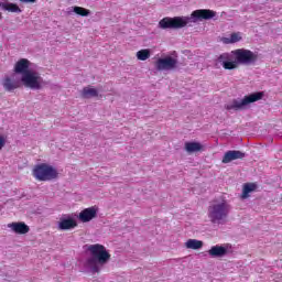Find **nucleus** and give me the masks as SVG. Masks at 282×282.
Returning a JSON list of instances; mask_svg holds the SVG:
<instances>
[{
    "mask_svg": "<svg viewBox=\"0 0 282 282\" xmlns=\"http://www.w3.org/2000/svg\"><path fill=\"white\" fill-rule=\"evenodd\" d=\"M0 19H1V13H0Z\"/></svg>",
    "mask_w": 282,
    "mask_h": 282,
    "instance_id": "nucleus-26",
    "label": "nucleus"
},
{
    "mask_svg": "<svg viewBox=\"0 0 282 282\" xmlns=\"http://www.w3.org/2000/svg\"><path fill=\"white\" fill-rule=\"evenodd\" d=\"M33 176L39 182H50L58 177V171L47 163H42L34 166Z\"/></svg>",
    "mask_w": 282,
    "mask_h": 282,
    "instance_id": "nucleus-6",
    "label": "nucleus"
},
{
    "mask_svg": "<svg viewBox=\"0 0 282 282\" xmlns=\"http://www.w3.org/2000/svg\"><path fill=\"white\" fill-rule=\"evenodd\" d=\"M246 158V153L239 151V150H229L225 153L223 156V164H230V162H234V160H243Z\"/></svg>",
    "mask_w": 282,
    "mask_h": 282,
    "instance_id": "nucleus-10",
    "label": "nucleus"
},
{
    "mask_svg": "<svg viewBox=\"0 0 282 282\" xmlns=\"http://www.w3.org/2000/svg\"><path fill=\"white\" fill-rule=\"evenodd\" d=\"M230 208L228 200L214 202L208 207V217L212 224H221V221H226L228 215H230Z\"/></svg>",
    "mask_w": 282,
    "mask_h": 282,
    "instance_id": "nucleus-4",
    "label": "nucleus"
},
{
    "mask_svg": "<svg viewBox=\"0 0 282 282\" xmlns=\"http://www.w3.org/2000/svg\"><path fill=\"white\" fill-rule=\"evenodd\" d=\"M73 12H75V14H78V17H89V14H91V11L83 7H74Z\"/></svg>",
    "mask_w": 282,
    "mask_h": 282,
    "instance_id": "nucleus-23",
    "label": "nucleus"
},
{
    "mask_svg": "<svg viewBox=\"0 0 282 282\" xmlns=\"http://www.w3.org/2000/svg\"><path fill=\"white\" fill-rule=\"evenodd\" d=\"M217 13L210 9H199L192 12V19L194 21H208L209 19H214Z\"/></svg>",
    "mask_w": 282,
    "mask_h": 282,
    "instance_id": "nucleus-9",
    "label": "nucleus"
},
{
    "mask_svg": "<svg viewBox=\"0 0 282 282\" xmlns=\"http://www.w3.org/2000/svg\"><path fill=\"white\" fill-rule=\"evenodd\" d=\"M239 41H241L240 32L231 33L230 37H223V43H225V45H230L232 43H239Z\"/></svg>",
    "mask_w": 282,
    "mask_h": 282,
    "instance_id": "nucleus-20",
    "label": "nucleus"
},
{
    "mask_svg": "<svg viewBox=\"0 0 282 282\" xmlns=\"http://www.w3.org/2000/svg\"><path fill=\"white\" fill-rule=\"evenodd\" d=\"M137 58L138 61H149V58H151V50H140L139 52H137Z\"/></svg>",
    "mask_w": 282,
    "mask_h": 282,
    "instance_id": "nucleus-22",
    "label": "nucleus"
},
{
    "mask_svg": "<svg viewBox=\"0 0 282 282\" xmlns=\"http://www.w3.org/2000/svg\"><path fill=\"white\" fill-rule=\"evenodd\" d=\"M2 87H4L6 91H14V89H19L21 87V82L11 79L10 76H7L2 80Z\"/></svg>",
    "mask_w": 282,
    "mask_h": 282,
    "instance_id": "nucleus-12",
    "label": "nucleus"
},
{
    "mask_svg": "<svg viewBox=\"0 0 282 282\" xmlns=\"http://www.w3.org/2000/svg\"><path fill=\"white\" fill-rule=\"evenodd\" d=\"M185 151L187 153H199V151H204V145L199 142H186Z\"/></svg>",
    "mask_w": 282,
    "mask_h": 282,
    "instance_id": "nucleus-16",
    "label": "nucleus"
},
{
    "mask_svg": "<svg viewBox=\"0 0 282 282\" xmlns=\"http://www.w3.org/2000/svg\"><path fill=\"white\" fill-rule=\"evenodd\" d=\"M9 228L17 235H28V232H30V226L25 223H12L9 225Z\"/></svg>",
    "mask_w": 282,
    "mask_h": 282,
    "instance_id": "nucleus-13",
    "label": "nucleus"
},
{
    "mask_svg": "<svg viewBox=\"0 0 282 282\" xmlns=\"http://www.w3.org/2000/svg\"><path fill=\"white\" fill-rule=\"evenodd\" d=\"M82 98H98V89L91 86L84 87L82 90Z\"/></svg>",
    "mask_w": 282,
    "mask_h": 282,
    "instance_id": "nucleus-17",
    "label": "nucleus"
},
{
    "mask_svg": "<svg viewBox=\"0 0 282 282\" xmlns=\"http://www.w3.org/2000/svg\"><path fill=\"white\" fill-rule=\"evenodd\" d=\"M262 98L263 93H253L248 96H245L242 99L231 100L229 104L225 106V109H227V111H242V109H246L248 105H252V102H258V100H261Z\"/></svg>",
    "mask_w": 282,
    "mask_h": 282,
    "instance_id": "nucleus-5",
    "label": "nucleus"
},
{
    "mask_svg": "<svg viewBox=\"0 0 282 282\" xmlns=\"http://www.w3.org/2000/svg\"><path fill=\"white\" fill-rule=\"evenodd\" d=\"M189 18L174 17V18H163L159 22V28L161 30H180L188 25Z\"/></svg>",
    "mask_w": 282,
    "mask_h": 282,
    "instance_id": "nucleus-7",
    "label": "nucleus"
},
{
    "mask_svg": "<svg viewBox=\"0 0 282 282\" xmlns=\"http://www.w3.org/2000/svg\"><path fill=\"white\" fill-rule=\"evenodd\" d=\"M88 252H90V258L87 260V265L93 274L100 272V265L107 264L109 259H111V254L107 251V248L100 243L90 245Z\"/></svg>",
    "mask_w": 282,
    "mask_h": 282,
    "instance_id": "nucleus-3",
    "label": "nucleus"
},
{
    "mask_svg": "<svg viewBox=\"0 0 282 282\" xmlns=\"http://www.w3.org/2000/svg\"><path fill=\"white\" fill-rule=\"evenodd\" d=\"M185 248H187V250H199L204 248V241L197 239H188L185 242Z\"/></svg>",
    "mask_w": 282,
    "mask_h": 282,
    "instance_id": "nucleus-18",
    "label": "nucleus"
},
{
    "mask_svg": "<svg viewBox=\"0 0 282 282\" xmlns=\"http://www.w3.org/2000/svg\"><path fill=\"white\" fill-rule=\"evenodd\" d=\"M155 67L159 72L175 69V67H177V59L171 56L159 58L155 63Z\"/></svg>",
    "mask_w": 282,
    "mask_h": 282,
    "instance_id": "nucleus-8",
    "label": "nucleus"
},
{
    "mask_svg": "<svg viewBox=\"0 0 282 282\" xmlns=\"http://www.w3.org/2000/svg\"><path fill=\"white\" fill-rule=\"evenodd\" d=\"M259 61V55L246 48H237L230 53H221L215 59V67L225 69H238L239 65H254Z\"/></svg>",
    "mask_w": 282,
    "mask_h": 282,
    "instance_id": "nucleus-1",
    "label": "nucleus"
},
{
    "mask_svg": "<svg viewBox=\"0 0 282 282\" xmlns=\"http://www.w3.org/2000/svg\"><path fill=\"white\" fill-rule=\"evenodd\" d=\"M209 257H226L228 249L226 247L216 245L208 250Z\"/></svg>",
    "mask_w": 282,
    "mask_h": 282,
    "instance_id": "nucleus-15",
    "label": "nucleus"
},
{
    "mask_svg": "<svg viewBox=\"0 0 282 282\" xmlns=\"http://www.w3.org/2000/svg\"><path fill=\"white\" fill-rule=\"evenodd\" d=\"M15 74H22L21 83L29 89H41L43 87V78L41 74L30 70V62L26 58H21L15 63Z\"/></svg>",
    "mask_w": 282,
    "mask_h": 282,
    "instance_id": "nucleus-2",
    "label": "nucleus"
},
{
    "mask_svg": "<svg viewBox=\"0 0 282 282\" xmlns=\"http://www.w3.org/2000/svg\"><path fill=\"white\" fill-rule=\"evenodd\" d=\"M0 8H2V10H6L7 12H21V8L10 2H1Z\"/></svg>",
    "mask_w": 282,
    "mask_h": 282,
    "instance_id": "nucleus-21",
    "label": "nucleus"
},
{
    "mask_svg": "<svg viewBox=\"0 0 282 282\" xmlns=\"http://www.w3.org/2000/svg\"><path fill=\"white\" fill-rule=\"evenodd\" d=\"M6 147V137L0 134V151Z\"/></svg>",
    "mask_w": 282,
    "mask_h": 282,
    "instance_id": "nucleus-24",
    "label": "nucleus"
},
{
    "mask_svg": "<svg viewBox=\"0 0 282 282\" xmlns=\"http://www.w3.org/2000/svg\"><path fill=\"white\" fill-rule=\"evenodd\" d=\"M257 191V185L254 183H247L243 185L241 199H248L250 197V193Z\"/></svg>",
    "mask_w": 282,
    "mask_h": 282,
    "instance_id": "nucleus-19",
    "label": "nucleus"
},
{
    "mask_svg": "<svg viewBox=\"0 0 282 282\" xmlns=\"http://www.w3.org/2000/svg\"><path fill=\"white\" fill-rule=\"evenodd\" d=\"M97 215H98V210L95 209V207H88L79 213L78 218H79V221H83V224H87L91 221V219H96Z\"/></svg>",
    "mask_w": 282,
    "mask_h": 282,
    "instance_id": "nucleus-11",
    "label": "nucleus"
},
{
    "mask_svg": "<svg viewBox=\"0 0 282 282\" xmlns=\"http://www.w3.org/2000/svg\"><path fill=\"white\" fill-rule=\"evenodd\" d=\"M77 226L78 223L74 218H63L58 223L59 230H73V228H76Z\"/></svg>",
    "mask_w": 282,
    "mask_h": 282,
    "instance_id": "nucleus-14",
    "label": "nucleus"
},
{
    "mask_svg": "<svg viewBox=\"0 0 282 282\" xmlns=\"http://www.w3.org/2000/svg\"><path fill=\"white\" fill-rule=\"evenodd\" d=\"M21 3H36V0H20Z\"/></svg>",
    "mask_w": 282,
    "mask_h": 282,
    "instance_id": "nucleus-25",
    "label": "nucleus"
}]
</instances>
